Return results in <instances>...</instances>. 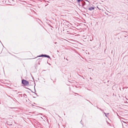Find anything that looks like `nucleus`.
Listing matches in <instances>:
<instances>
[{"instance_id": "1", "label": "nucleus", "mask_w": 128, "mask_h": 128, "mask_svg": "<svg viewBox=\"0 0 128 128\" xmlns=\"http://www.w3.org/2000/svg\"><path fill=\"white\" fill-rule=\"evenodd\" d=\"M22 83L25 86H28L29 84V83L28 81L24 79L22 80Z\"/></svg>"}, {"instance_id": "14", "label": "nucleus", "mask_w": 128, "mask_h": 128, "mask_svg": "<svg viewBox=\"0 0 128 128\" xmlns=\"http://www.w3.org/2000/svg\"><path fill=\"white\" fill-rule=\"evenodd\" d=\"M109 114V113H107V114Z\"/></svg>"}, {"instance_id": "10", "label": "nucleus", "mask_w": 128, "mask_h": 128, "mask_svg": "<svg viewBox=\"0 0 128 128\" xmlns=\"http://www.w3.org/2000/svg\"><path fill=\"white\" fill-rule=\"evenodd\" d=\"M82 120H81L80 122V123L81 124H82Z\"/></svg>"}, {"instance_id": "8", "label": "nucleus", "mask_w": 128, "mask_h": 128, "mask_svg": "<svg viewBox=\"0 0 128 128\" xmlns=\"http://www.w3.org/2000/svg\"><path fill=\"white\" fill-rule=\"evenodd\" d=\"M13 100H14V101H16V102H18V103H19V102H18L16 100L15 98H14V99Z\"/></svg>"}, {"instance_id": "11", "label": "nucleus", "mask_w": 128, "mask_h": 128, "mask_svg": "<svg viewBox=\"0 0 128 128\" xmlns=\"http://www.w3.org/2000/svg\"><path fill=\"white\" fill-rule=\"evenodd\" d=\"M8 125H9L10 126H11L12 125V124H8Z\"/></svg>"}, {"instance_id": "20", "label": "nucleus", "mask_w": 128, "mask_h": 128, "mask_svg": "<svg viewBox=\"0 0 128 128\" xmlns=\"http://www.w3.org/2000/svg\"><path fill=\"white\" fill-rule=\"evenodd\" d=\"M34 90L35 91V89H34Z\"/></svg>"}, {"instance_id": "4", "label": "nucleus", "mask_w": 128, "mask_h": 128, "mask_svg": "<svg viewBox=\"0 0 128 128\" xmlns=\"http://www.w3.org/2000/svg\"><path fill=\"white\" fill-rule=\"evenodd\" d=\"M42 61V59L39 58L38 60L37 61H38V64H40V62Z\"/></svg>"}, {"instance_id": "2", "label": "nucleus", "mask_w": 128, "mask_h": 128, "mask_svg": "<svg viewBox=\"0 0 128 128\" xmlns=\"http://www.w3.org/2000/svg\"><path fill=\"white\" fill-rule=\"evenodd\" d=\"M38 57H46L48 58H49L51 59V58L50 56L46 54H42L41 55H40L38 56H37Z\"/></svg>"}, {"instance_id": "19", "label": "nucleus", "mask_w": 128, "mask_h": 128, "mask_svg": "<svg viewBox=\"0 0 128 128\" xmlns=\"http://www.w3.org/2000/svg\"><path fill=\"white\" fill-rule=\"evenodd\" d=\"M24 95H26H26L25 94H24Z\"/></svg>"}, {"instance_id": "9", "label": "nucleus", "mask_w": 128, "mask_h": 128, "mask_svg": "<svg viewBox=\"0 0 128 128\" xmlns=\"http://www.w3.org/2000/svg\"><path fill=\"white\" fill-rule=\"evenodd\" d=\"M104 113L105 114V116L106 117H107V116L106 115V113H105V112H104Z\"/></svg>"}, {"instance_id": "7", "label": "nucleus", "mask_w": 128, "mask_h": 128, "mask_svg": "<svg viewBox=\"0 0 128 128\" xmlns=\"http://www.w3.org/2000/svg\"><path fill=\"white\" fill-rule=\"evenodd\" d=\"M76 0L79 3H80V2H81L83 0Z\"/></svg>"}, {"instance_id": "15", "label": "nucleus", "mask_w": 128, "mask_h": 128, "mask_svg": "<svg viewBox=\"0 0 128 128\" xmlns=\"http://www.w3.org/2000/svg\"><path fill=\"white\" fill-rule=\"evenodd\" d=\"M97 8H98V6H97Z\"/></svg>"}, {"instance_id": "16", "label": "nucleus", "mask_w": 128, "mask_h": 128, "mask_svg": "<svg viewBox=\"0 0 128 128\" xmlns=\"http://www.w3.org/2000/svg\"><path fill=\"white\" fill-rule=\"evenodd\" d=\"M57 43V42H55V44H56Z\"/></svg>"}, {"instance_id": "18", "label": "nucleus", "mask_w": 128, "mask_h": 128, "mask_svg": "<svg viewBox=\"0 0 128 128\" xmlns=\"http://www.w3.org/2000/svg\"><path fill=\"white\" fill-rule=\"evenodd\" d=\"M66 60H67V58H66Z\"/></svg>"}, {"instance_id": "12", "label": "nucleus", "mask_w": 128, "mask_h": 128, "mask_svg": "<svg viewBox=\"0 0 128 128\" xmlns=\"http://www.w3.org/2000/svg\"><path fill=\"white\" fill-rule=\"evenodd\" d=\"M90 79L91 80L92 79V78L91 77L90 78Z\"/></svg>"}, {"instance_id": "13", "label": "nucleus", "mask_w": 128, "mask_h": 128, "mask_svg": "<svg viewBox=\"0 0 128 128\" xmlns=\"http://www.w3.org/2000/svg\"><path fill=\"white\" fill-rule=\"evenodd\" d=\"M57 52H59V51L58 50H57Z\"/></svg>"}, {"instance_id": "5", "label": "nucleus", "mask_w": 128, "mask_h": 128, "mask_svg": "<svg viewBox=\"0 0 128 128\" xmlns=\"http://www.w3.org/2000/svg\"><path fill=\"white\" fill-rule=\"evenodd\" d=\"M70 30H72V28H69L68 30V31H67V32H70Z\"/></svg>"}, {"instance_id": "3", "label": "nucleus", "mask_w": 128, "mask_h": 128, "mask_svg": "<svg viewBox=\"0 0 128 128\" xmlns=\"http://www.w3.org/2000/svg\"><path fill=\"white\" fill-rule=\"evenodd\" d=\"M95 7H91L90 8L88 9L90 10H94Z\"/></svg>"}, {"instance_id": "6", "label": "nucleus", "mask_w": 128, "mask_h": 128, "mask_svg": "<svg viewBox=\"0 0 128 128\" xmlns=\"http://www.w3.org/2000/svg\"><path fill=\"white\" fill-rule=\"evenodd\" d=\"M85 4H86V3L84 2H82V6H84Z\"/></svg>"}, {"instance_id": "17", "label": "nucleus", "mask_w": 128, "mask_h": 128, "mask_svg": "<svg viewBox=\"0 0 128 128\" xmlns=\"http://www.w3.org/2000/svg\"><path fill=\"white\" fill-rule=\"evenodd\" d=\"M47 5H45V6H47Z\"/></svg>"}]
</instances>
